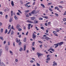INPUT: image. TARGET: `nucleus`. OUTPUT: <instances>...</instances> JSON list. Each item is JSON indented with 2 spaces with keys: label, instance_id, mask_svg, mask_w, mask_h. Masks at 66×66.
I'll return each mask as SVG.
<instances>
[{
  "label": "nucleus",
  "instance_id": "obj_1",
  "mask_svg": "<svg viewBox=\"0 0 66 66\" xmlns=\"http://www.w3.org/2000/svg\"><path fill=\"white\" fill-rule=\"evenodd\" d=\"M63 42H61L60 43H57L55 44L54 45V46H56L55 47V48H56L58 46H59H59H61L63 44Z\"/></svg>",
  "mask_w": 66,
  "mask_h": 66
},
{
  "label": "nucleus",
  "instance_id": "obj_2",
  "mask_svg": "<svg viewBox=\"0 0 66 66\" xmlns=\"http://www.w3.org/2000/svg\"><path fill=\"white\" fill-rule=\"evenodd\" d=\"M27 21L28 22H29V23H34V22H33V21H30L29 20H28Z\"/></svg>",
  "mask_w": 66,
  "mask_h": 66
},
{
  "label": "nucleus",
  "instance_id": "obj_3",
  "mask_svg": "<svg viewBox=\"0 0 66 66\" xmlns=\"http://www.w3.org/2000/svg\"><path fill=\"white\" fill-rule=\"evenodd\" d=\"M32 37L34 39H35V38H36V36L34 34H33Z\"/></svg>",
  "mask_w": 66,
  "mask_h": 66
},
{
  "label": "nucleus",
  "instance_id": "obj_4",
  "mask_svg": "<svg viewBox=\"0 0 66 66\" xmlns=\"http://www.w3.org/2000/svg\"><path fill=\"white\" fill-rule=\"evenodd\" d=\"M53 33L54 34V35L55 36H58V35H57V34H56V33H55V31H53Z\"/></svg>",
  "mask_w": 66,
  "mask_h": 66
},
{
  "label": "nucleus",
  "instance_id": "obj_5",
  "mask_svg": "<svg viewBox=\"0 0 66 66\" xmlns=\"http://www.w3.org/2000/svg\"><path fill=\"white\" fill-rule=\"evenodd\" d=\"M38 22V21H37V20H34V23L36 24V23H37Z\"/></svg>",
  "mask_w": 66,
  "mask_h": 66
},
{
  "label": "nucleus",
  "instance_id": "obj_6",
  "mask_svg": "<svg viewBox=\"0 0 66 66\" xmlns=\"http://www.w3.org/2000/svg\"><path fill=\"white\" fill-rule=\"evenodd\" d=\"M11 4L12 6H14V2H13V1H12Z\"/></svg>",
  "mask_w": 66,
  "mask_h": 66
},
{
  "label": "nucleus",
  "instance_id": "obj_7",
  "mask_svg": "<svg viewBox=\"0 0 66 66\" xmlns=\"http://www.w3.org/2000/svg\"><path fill=\"white\" fill-rule=\"evenodd\" d=\"M31 19L32 20H34V19H36V18L35 17H32L31 18Z\"/></svg>",
  "mask_w": 66,
  "mask_h": 66
},
{
  "label": "nucleus",
  "instance_id": "obj_8",
  "mask_svg": "<svg viewBox=\"0 0 66 66\" xmlns=\"http://www.w3.org/2000/svg\"><path fill=\"white\" fill-rule=\"evenodd\" d=\"M31 24H29V25L28 27L29 30L30 29V26H31Z\"/></svg>",
  "mask_w": 66,
  "mask_h": 66
},
{
  "label": "nucleus",
  "instance_id": "obj_9",
  "mask_svg": "<svg viewBox=\"0 0 66 66\" xmlns=\"http://www.w3.org/2000/svg\"><path fill=\"white\" fill-rule=\"evenodd\" d=\"M19 27H20V25H19V24H18L17 25L16 27L17 29H19Z\"/></svg>",
  "mask_w": 66,
  "mask_h": 66
},
{
  "label": "nucleus",
  "instance_id": "obj_10",
  "mask_svg": "<svg viewBox=\"0 0 66 66\" xmlns=\"http://www.w3.org/2000/svg\"><path fill=\"white\" fill-rule=\"evenodd\" d=\"M41 5L42 6L43 8H45V5H44V4H41Z\"/></svg>",
  "mask_w": 66,
  "mask_h": 66
},
{
  "label": "nucleus",
  "instance_id": "obj_11",
  "mask_svg": "<svg viewBox=\"0 0 66 66\" xmlns=\"http://www.w3.org/2000/svg\"><path fill=\"white\" fill-rule=\"evenodd\" d=\"M45 38L46 39V40H48V39H50V38L48 37H45Z\"/></svg>",
  "mask_w": 66,
  "mask_h": 66
},
{
  "label": "nucleus",
  "instance_id": "obj_12",
  "mask_svg": "<svg viewBox=\"0 0 66 66\" xmlns=\"http://www.w3.org/2000/svg\"><path fill=\"white\" fill-rule=\"evenodd\" d=\"M49 10L50 11H51V12H52L53 11V10H52V9L50 8H49Z\"/></svg>",
  "mask_w": 66,
  "mask_h": 66
},
{
  "label": "nucleus",
  "instance_id": "obj_13",
  "mask_svg": "<svg viewBox=\"0 0 66 66\" xmlns=\"http://www.w3.org/2000/svg\"><path fill=\"white\" fill-rule=\"evenodd\" d=\"M42 55V54H41L40 53H39V54H38V57H39V56Z\"/></svg>",
  "mask_w": 66,
  "mask_h": 66
},
{
  "label": "nucleus",
  "instance_id": "obj_14",
  "mask_svg": "<svg viewBox=\"0 0 66 66\" xmlns=\"http://www.w3.org/2000/svg\"><path fill=\"white\" fill-rule=\"evenodd\" d=\"M11 29H10L9 31V32L7 33V34H9L10 33V32H11Z\"/></svg>",
  "mask_w": 66,
  "mask_h": 66
},
{
  "label": "nucleus",
  "instance_id": "obj_15",
  "mask_svg": "<svg viewBox=\"0 0 66 66\" xmlns=\"http://www.w3.org/2000/svg\"><path fill=\"white\" fill-rule=\"evenodd\" d=\"M52 4V3L51 2L49 3H48L47 4V5H51Z\"/></svg>",
  "mask_w": 66,
  "mask_h": 66
},
{
  "label": "nucleus",
  "instance_id": "obj_16",
  "mask_svg": "<svg viewBox=\"0 0 66 66\" xmlns=\"http://www.w3.org/2000/svg\"><path fill=\"white\" fill-rule=\"evenodd\" d=\"M35 12V10L32 11L31 12V13L32 14H34V12Z\"/></svg>",
  "mask_w": 66,
  "mask_h": 66
},
{
  "label": "nucleus",
  "instance_id": "obj_17",
  "mask_svg": "<svg viewBox=\"0 0 66 66\" xmlns=\"http://www.w3.org/2000/svg\"><path fill=\"white\" fill-rule=\"evenodd\" d=\"M14 18L15 19V20H17V19H18L17 17H16V16H14Z\"/></svg>",
  "mask_w": 66,
  "mask_h": 66
},
{
  "label": "nucleus",
  "instance_id": "obj_18",
  "mask_svg": "<svg viewBox=\"0 0 66 66\" xmlns=\"http://www.w3.org/2000/svg\"><path fill=\"white\" fill-rule=\"evenodd\" d=\"M2 49H1L0 51V56H1V53H2Z\"/></svg>",
  "mask_w": 66,
  "mask_h": 66
},
{
  "label": "nucleus",
  "instance_id": "obj_19",
  "mask_svg": "<svg viewBox=\"0 0 66 66\" xmlns=\"http://www.w3.org/2000/svg\"><path fill=\"white\" fill-rule=\"evenodd\" d=\"M26 46H24V51H25V50H26Z\"/></svg>",
  "mask_w": 66,
  "mask_h": 66
},
{
  "label": "nucleus",
  "instance_id": "obj_20",
  "mask_svg": "<svg viewBox=\"0 0 66 66\" xmlns=\"http://www.w3.org/2000/svg\"><path fill=\"white\" fill-rule=\"evenodd\" d=\"M26 39H27L26 38H24V42H26Z\"/></svg>",
  "mask_w": 66,
  "mask_h": 66
},
{
  "label": "nucleus",
  "instance_id": "obj_21",
  "mask_svg": "<svg viewBox=\"0 0 66 66\" xmlns=\"http://www.w3.org/2000/svg\"><path fill=\"white\" fill-rule=\"evenodd\" d=\"M44 18H45V19H48V16H45V17H44Z\"/></svg>",
  "mask_w": 66,
  "mask_h": 66
},
{
  "label": "nucleus",
  "instance_id": "obj_22",
  "mask_svg": "<svg viewBox=\"0 0 66 66\" xmlns=\"http://www.w3.org/2000/svg\"><path fill=\"white\" fill-rule=\"evenodd\" d=\"M7 33V29H6L5 30V34H6V33Z\"/></svg>",
  "mask_w": 66,
  "mask_h": 66
},
{
  "label": "nucleus",
  "instance_id": "obj_23",
  "mask_svg": "<svg viewBox=\"0 0 66 66\" xmlns=\"http://www.w3.org/2000/svg\"><path fill=\"white\" fill-rule=\"evenodd\" d=\"M50 50H51L52 51H53V52H54V50L53 49V48H51Z\"/></svg>",
  "mask_w": 66,
  "mask_h": 66
},
{
  "label": "nucleus",
  "instance_id": "obj_24",
  "mask_svg": "<svg viewBox=\"0 0 66 66\" xmlns=\"http://www.w3.org/2000/svg\"><path fill=\"white\" fill-rule=\"evenodd\" d=\"M40 29L42 30H44V28L43 27H40Z\"/></svg>",
  "mask_w": 66,
  "mask_h": 66
},
{
  "label": "nucleus",
  "instance_id": "obj_25",
  "mask_svg": "<svg viewBox=\"0 0 66 66\" xmlns=\"http://www.w3.org/2000/svg\"><path fill=\"white\" fill-rule=\"evenodd\" d=\"M39 20H43V19L42 18H39Z\"/></svg>",
  "mask_w": 66,
  "mask_h": 66
},
{
  "label": "nucleus",
  "instance_id": "obj_26",
  "mask_svg": "<svg viewBox=\"0 0 66 66\" xmlns=\"http://www.w3.org/2000/svg\"><path fill=\"white\" fill-rule=\"evenodd\" d=\"M50 60V58H48L46 59V60L47 61H49Z\"/></svg>",
  "mask_w": 66,
  "mask_h": 66
},
{
  "label": "nucleus",
  "instance_id": "obj_27",
  "mask_svg": "<svg viewBox=\"0 0 66 66\" xmlns=\"http://www.w3.org/2000/svg\"><path fill=\"white\" fill-rule=\"evenodd\" d=\"M29 10H25L24 11L25 12H26V13H28V12H29Z\"/></svg>",
  "mask_w": 66,
  "mask_h": 66
},
{
  "label": "nucleus",
  "instance_id": "obj_28",
  "mask_svg": "<svg viewBox=\"0 0 66 66\" xmlns=\"http://www.w3.org/2000/svg\"><path fill=\"white\" fill-rule=\"evenodd\" d=\"M10 28H11V25H10L8 27V29H10Z\"/></svg>",
  "mask_w": 66,
  "mask_h": 66
},
{
  "label": "nucleus",
  "instance_id": "obj_29",
  "mask_svg": "<svg viewBox=\"0 0 66 66\" xmlns=\"http://www.w3.org/2000/svg\"><path fill=\"white\" fill-rule=\"evenodd\" d=\"M17 15H19V16H20V13H19V12H18L16 13Z\"/></svg>",
  "mask_w": 66,
  "mask_h": 66
},
{
  "label": "nucleus",
  "instance_id": "obj_30",
  "mask_svg": "<svg viewBox=\"0 0 66 66\" xmlns=\"http://www.w3.org/2000/svg\"><path fill=\"white\" fill-rule=\"evenodd\" d=\"M26 16L27 17H29V15H28V14L27 13H26Z\"/></svg>",
  "mask_w": 66,
  "mask_h": 66
},
{
  "label": "nucleus",
  "instance_id": "obj_31",
  "mask_svg": "<svg viewBox=\"0 0 66 66\" xmlns=\"http://www.w3.org/2000/svg\"><path fill=\"white\" fill-rule=\"evenodd\" d=\"M12 30H15V29L14 28V27L13 26H12Z\"/></svg>",
  "mask_w": 66,
  "mask_h": 66
},
{
  "label": "nucleus",
  "instance_id": "obj_32",
  "mask_svg": "<svg viewBox=\"0 0 66 66\" xmlns=\"http://www.w3.org/2000/svg\"><path fill=\"white\" fill-rule=\"evenodd\" d=\"M16 42L17 43L19 42V41H18V39L16 38Z\"/></svg>",
  "mask_w": 66,
  "mask_h": 66
},
{
  "label": "nucleus",
  "instance_id": "obj_33",
  "mask_svg": "<svg viewBox=\"0 0 66 66\" xmlns=\"http://www.w3.org/2000/svg\"><path fill=\"white\" fill-rule=\"evenodd\" d=\"M1 32H3V29H1Z\"/></svg>",
  "mask_w": 66,
  "mask_h": 66
},
{
  "label": "nucleus",
  "instance_id": "obj_34",
  "mask_svg": "<svg viewBox=\"0 0 66 66\" xmlns=\"http://www.w3.org/2000/svg\"><path fill=\"white\" fill-rule=\"evenodd\" d=\"M0 38L2 40H3V37H0Z\"/></svg>",
  "mask_w": 66,
  "mask_h": 66
},
{
  "label": "nucleus",
  "instance_id": "obj_35",
  "mask_svg": "<svg viewBox=\"0 0 66 66\" xmlns=\"http://www.w3.org/2000/svg\"><path fill=\"white\" fill-rule=\"evenodd\" d=\"M10 53H11L12 55H13V52H12L11 51H10Z\"/></svg>",
  "mask_w": 66,
  "mask_h": 66
},
{
  "label": "nucleus",
  "instance_id": "obj_36",
  "mask_svg": "<svg viewBox=\"0 0 66 66\" xmlns=\"http://www.w3.org/2000/svg\"><path fill=\"white\" fill-rule=\"evenodd\" d=\"M22 30V29L21 28H19L18 29L19 31H21Z\"/></svg>",
  "mask_w": 66,
  "mask_h": 66
},
{
  "label": "nucleus",
  "instance_id": "obj_37",
  "mask_svg": "<svg viewBox=\"0 0 66 66\" xmlns=\"http://www.w3.org/2000/svg\"><path fill=\"white\" fill-rule=\"evenodd\" d=\"M14 34V31H12L11 33V35H13Z\"/></svg>",
  "mask_w": 66,
  "mask_h": 66
},
{
  "label": "nucleus",
  "instance_id": "obj_38",
  "mask_svg": "<svg viewBox=\"0 0 66 66\" xmlns=\"http://www.w3.org/2000/svg\"><path fill=\"white\" fill-rule=\"evenodd\" d=\"M55 15L56 16H59V14H57V13H55Z\"/></svg>",
  "mask_w": 66,
  "mask_h": 66
},
{
  "label": "nucleus",
  "instance_id": "obj_39",
  "mask_svg": "<svg viewBox=\"0 0 66 66\" xmlns=\"http://www.w3.org/2000/svg\"><path fill=\"white\" fill-rule=\"evenodd\" d=\"M8 17V16L7 15H6L5 16V18L6 19H7V18Z\"/></svg>",
  "mask_w": 66,
  "mask_h": 66
},
{
  "label": "nucleus",
  "instance_id": "obj_40",
  "mask_svg": "<svg viewBox=\"0 0 66 66\" xmlns=\"http://www.w3.org/2000/svg\"><path fill=\"white\" fill-rule=\"evenodd\" d=\"M11 16H13V11H11Z\"/></svg>",
  "mask_w": 66,
  "mask_h": 66
},
{
  "label": "nucleus",
  "instance_id": "obj_41",
  "mask_svg": "<svg viewBox=\"0 0 66 66\" xmlns=\"http://www.w3.org/2000/svg\"><path fill=\"white\" fill-rule=\"evenodd\" d=\"M66 15V11H65V12H64V14H63V15L64 16V15Z\"/></svg>",
  "mask_w": 66,
  "mask_h": 66
},
{
  "label": "nucleus",
  "instance_id": "obj_42",
  "mask_svg": "<svg viewBox=\"0 0 66 66\" xmlns=\"http://www.w3.org/2000/svg\"><path fill=\"white\" fill-rule=\"evenodd\" d=\"M12 21V19H11L10 20V22H11V21Z\"/></svg>",
  "mask_w": 66,
  "mask_h": 66
},
{
  "label": "nucleus",
  "instance_id": "obj_43",
  "mask_svg": "<svg viewBox=\"0 0 66 66\" xmlns=\"http://www.w3.org/2000/svg\"><path fill=\"white\" fill-rule=\"evenodd\" d=\"M50 24H51V22H48V24L50 25Z\"/></svg>",
  "mask_w": 66,
  "mask_h": 66
},
{
  "label": "nucleus",
  "instance_id": "obj_44",
  "mask_svg": "<svg viewBox=\"0 0 66 66\" xmlns=\"http://www.w3.org/2000/svg\"><path fill=\"white\" fill-rule=\"evenodd\" d=\"M37 66H40V64H38V63H37Z\"/></svg>",
  "mask_w": 66,
  "mask_h": 66
},
{
  "label": "nucleus",
  "instance_id": "obj_45",
  "mask_svg": "<svg viewBox=\"0 0 66 66\" xmlns=\"http://www.w3.org/2000/svg\"><path fill=\"white\" fill-rule=\"evenodd\" d=\"M0 14H1V15H2V14H3V13H2V12H0Z\"/></svg>",
  "mask_w": 66,
  "mask_h": 66
},
{
  "label": "nucleus",
  "instance_id": "obj_46",
  "mask_svg": "<svg viewBox=\"0 0 66 66\" xmlns=\"http://www.w3.org/2000/svg\"><path fill=\"white\" fill-rule=\"evenodd\" d=\"M66 21V18H64L63 20V21Z\"/></svg>",
  "mask_w": 66,
  "mask_h": 66
},
{
  "label": "nucleus",
  "instance_id": "obj_47",
  "mask_svg": "<svg viewBox=\"0 0 66 66\" xmlns=\"http://www.w3.org/2000/svg\"><path fill=\"white\" fill-rule=\"evenodd\" d=\"M57 8H58V7L56 6L55 8V9L56 10Z\"/></svg>",
  "mask_w": 66,
  "mask_h": 66
},
{
  "label": "nucleus",
  "instance_id": "obj_48",
  "mask_svg": "<svg viewBox=\"0 0 66 66\" xmlns=\"http://www.w3.org/2000/svg\"><path fill=\"white\" fill-rule=\"evenodd\" d=\"M34 44H35V42H34L32 43V46H34Z\"/></svg>",
  "mask_w": 66,
  "mask_h": 66
},
{
  "label": "nucleus",
  "instance_id": "obj_49",
  "mask_svg": "<svg viewBox=\"0 0 66 66\" xmlns=\"http://www.w3.org/2000/svg\"><path fill=\"white\" fill-rule=\"evenodd\" d=\"M8 45H10V42H8Z\"/></svg>",
  "mask_w": 66,
  "mask_h": 66
},
{
  "label": "nucleus",
  "instance_id": "obj_50",
  "mask_svg": "<svg viewBox=\"0 0 66 66\" xmlns=\"http://www.w3.org/2000/svg\"><path fill=\"white\" fill-rule=\"evenodd\" d=\"M35 2H34L33 3V4L32 5H35Z\"/></svg>",
  "mask_w": 66,
  "mask_h": 66
},
{
  "label": "nucleus",
  "instance_id": "obj_51",
  "mask_svg": "<svg viewBox=\"0 0 66 66\" xmlns=\"http://www.w3.org/2000/svg\"><path fill=\"white\" fill-rule=\"evenodd\" d=\"M22 50V48H21L20 49V51H21Z\"/></svg>",
  "mask_w": 66,
  "mask_h": 66
},
{
  "label": "nucleus",
  "instance_id": "obj_52",
  "mask_svg": "<svg viewBox=\"0 0 66 66\" xmlns=\"http://www.w3.org/2000/svg\"><path fill=\"white\" fill-rule=\"evenodd\" d=\"M38 42H39V43H40L41 44H42V43H43L42 42H41V41H38Z\"/></svg>",
  "mask_w": 66,
  "mask_h": 66
},
{
  "label": "nucleus",
  "instance_id": "obj_53",
  "mask_svg": "<svg viewBox=\"0 0 66 66\" xmlns=\"http://www.w3.org/2000/svg\"><path fill=\"white\" fill-rule=\"evenodd\" d=\"M30 62H31V63H33V62H34V61L32 60H31L30 61Z\"/></svg>",
  "mask_w": 66,
  "mask_h": 66
},
{
  "label": "nucleus",
  "instance_id": "obj_54",
  "mask_svg": "<svg viewBox=\"0 0 66 66\" xmlns=\"http://www.w3.org/2000/svg\"><path fill=\"white\" fill-rule=\"evenodd\" d=\"M48 31H49V30H46V33H48Z\"/></svg>",
  "mask_w": 66,
  "mask_h": 66
},
{
  "label": "nucleus",
  "instance_id": "obj_55",
  "mask_svg": "<svg viewBox=\"0 0 66 66\" xmlns=\"http://www.w3.org/2000/svg\"><path fill=\"white\" fill-rule=\"evenodd\" d=\"M59 7L60 8H62L63 7L61 6H59Z\"/></svg>",
  "mask_w": 66,
  "mask_h": 66
},
{
  "label": "nucleus",
  "instance_id": "obj_56",
  "mask_svg": "<svg viewBox=\"0 0 66 66\" xmlns=\"http://www.w3.org/2000/svg\"><path fill=\"white\" fill-rule=\"evenodd\" d=\"M32 50L34 51L35 50V48L34 47H32Z\"/></svg>",
  "mask_w": 66,
  "mask_h": 66
},
{
  "label": "nucleus",
  "instance_id": "obj_57",
  "mask_svg": "<svg viewBox=\"0 0 66 66\" xmlns=\"http://www.w3.org/2000/svg\"><path fill=\"white\" fill-rule=\"evenodd\" d=\"M21 44V42H20L19 44V45H20Z\"/></svg>",
  "mask_w": 66,
  "mask_h": 66
},
{
  "label": "nucleus",
  "instance_id": "obj_58",
  "mask_svg": "<svg viewBox=\"0 0 66 66\" xmlns=\"http://www.w3.org/2000/svg\"><path fill=\"white\" fill-rule=\"evenodd\" d=\"M45 25L46 26H47V23H45Z\"/></svg>",
  "mask_w": 66,
  "mask_h": 66
},
{
  "label": "nucleus",
  "instance_id": "obj_59",
  "mask_svg": "<svg viewBox=\"0 0 66 66\" xmlns=\"http://www.w3.org/2000/svg\"><path fill=\"white\" fill-rule=\"evenodd\" d=\"M28 33H29V32H28V31H27L26 34V35H28Z\"/></svg>",
  "mask_w": 66,
  "mask_h": 66
},
{
  "label": "nucleus",
  "instance_id": "obj_60",
  "mask_svg": "<svg viewBox=\"0 0 66 66\" xmlns=\"http://www.w3.org/2000/svg\"><path fill=\"white\" fill-rule=\"evenodd\" d=\"M25 6L27 7L28 6V5L26 4L25 5Z\"/></svg>",
  "mask_w": 66,
  "mask_h": 66
},
{
  "label": "nucleus",
  "instance_id": "obj_61",
  "mask_svg": "<svg viewBox=\"0 0 66 66\" xmlns=\"http://www.w3.org/2000/svg\"><path fill=\"white\" fill-rule=\"evenodd\" d=\"M15 61L16 62H18V59H16L15 60Z\"/></svg>",
  "mask_w": 66,
  "mask_h": 66
},
{
  "label": "nucleus",
  "instance_id": "obj_62",
  "mask_svg": "<svg viewBox=\"0 0 66 66\" xmlns=\"http://www.w3.org/2000/svg\"><path fill=\"white\" fill-rule=\"evenodd\" d=\"M13 45L14 46H15V42L13 43Z\"/></svg>",
  "mask_w": 66,
  "mask_h": 66
},
{
  "label": "nucleus",
  "instance_id": "obj_63",
  "mask_svg": "<svg viewBox=\"0 0 66 66\" xmlns=\"http://www.w3.org/2000/svg\"><path fill=\"white\" fill-rule=\"evenodd\" d=\"M31 13H29V16H31Z\"/></svg>",
  "mask_w": 66,
  "mask_h": 66
},
{
  "label": "nucleus",
  "instance_id": "obj_64",
  "mask_svg": "<svg viewBox=\"0 0 66 66\" xmlns=\"http://www.w3.org/2000/svg\"><path fill=\"white\" fill-rule=\"evenodd\" d=\"M49 56V55H47L46 56L47 57H48Z\"/></svg>",
  "mask_w": 66,
  "mask_h": 66
}]
</instances>
